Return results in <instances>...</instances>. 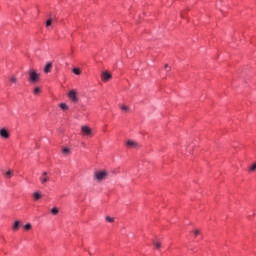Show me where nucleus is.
I'll use <instances>...</instances> for the list:
<instances>
[{
	"label": "nucleus",
	"mask_w": 256,
	"mask_h": 256,
	"mask_svg": "<svg viewBox=\"0 0 256 256\" xmlns=\"http://www.w3.org/2000/svg\"><path fill=\"white\" fill-rule=\"evenodd\" d=\"M28 81H30V83H37L39 82V77H41V74L37 73V70L35 69H30L28 71Z\"/></svg>",
	"instance_id": "nucleus-1"
},
{
	"label": "nucleus",
	"mask_w": 256,
	"mask_h": 256,
	"mask_svg": "<svg viewBox=\"0 0 256 256\" xmlns=\"http://www.w3.org/2000/svg\"><path fill=\"white\" fill-rule=\"evenodd\" d=\"M109 177V173H107V170L97 171L94 173V179L101 183V181H105Z\"/></svg>",
	"instance_id": "nucleus-2"
},
{
	"label": "nucleus",
	"mask_w": 256,
	"mask_h": 256,
	"mask_svg": "<svg viewBox=\"0 0 256 256\" xmlns=\"http://www.w3.org/2000/svg\"><path fill=\"white\" fill-rule=\"evenodd\" d=\"M81 133L83 137H93V130L89 126H82Z\"/></svg>",
	"instance_id": "nucleus-3"
},
{
	"label": "nucleus",
	"mask_w": 256,
	"mask_h": 256,
	"mask_svg": "<svg viewBox=\"0 0 256 256\" xmlns=\"http://www.w3.org/2000/svg\"><path fill=\"white\" fill-rule=\"evenodd\" d=\"M68 97L72 103H78L79 98H77V92L75 90H70L68 93Z\"/></svg>",
	"instance_id": "nucleus-4"
},
{
	"label": "nucleus",
	"mask_w": 256,
	"mask_h": 256,
	"mask_svg": "<svg viewBox=\"0 0 256 256\" xmlns=\"http://www.w3.org/2000/svg\"><path fill=\"white\" fill-rule=\"evenodd\" d=\"M101 79L104 81V83H107V81H110V79H113V75L109 73L108 71H103L101 73Z\"/></svg>",
	"instance_id": "nucleus-5"
},
{
	"label": "nucleus",
	"mask_w": 256,
	"mask_h": 256,
	"mask_svg": "<svg viewBox=\"0 0 256 256\" xmlns=\"http://www.w3.org/2000/svg\"><path fill=\"white\" fill-rule=\"evenodd\" d=\"M127 147H129V149H139V147H141V145L133 140H128L126 142Z\"/></svg>",
	"instance_id": "nucleus-6"
},
{
	"label": "nucleus",
	"mask_w": 256,
	"mask_h": 256,
	"mask_svg": "<svg viewBox=\"0 0 256 256\" xmlns=\"http://www.w3.org/2000/svg\"><path fill=\"white\" fill-rule=\"evenodd\" d=\"M0 137H2V139H9V137H11V134L9 133L8 129L2 128L0 129Z\"/></svg>",
	"instance_id": "nucleus-7"
},
{
	"label": "nucleus",
	"mask_w": 256,
	"mask_h": 256,
	"mask_svg": "<svg viewBox=\"0 0 256 256\" xmlns=\"http://www.w3.org/2000/svg\"><path fill=\"white\" fill-rule=\"evenodd\" d=\"M49 177L47 176V172H43L40 176V182L42 185H45V183H48Z\"/></svg>",
	"instance_id": "nucleus-8"
},
{
	"label": "nucleus",
	"mask_w": 256,
	"mask_h": 256,
	"mask_svg": "<svg viewBox=\"0 0 256 256\" xmlns=\"http://www.w3.org/2000/svg\"><path fill=\"white\" fill-rule=\"evenodd\" d=\"M51 69H53V62H48L44 67V73H51Z\"/></svg>",
	"instance_id": "nucleus-9"
},
{
	"label": "nucleus",
	"mask_w": 256,
	"mask_h": 256,
	"mask_svg": "<svg viewBox=\"0 0 256 256\" xmlns=\"http://www.w3.org/2000/svg\"><path fill=\"white\" fill-rule=\"evenodd\" d=\"M43 198V194L41 193V191H36L33 193V199L34 201H39V199Z\"/></svg>",
	"instance_id": "nucleus-10"
},
{
	"label": "nucleus",
	"mask_w": 256,
	"mask_h": 256,
	"mask_svg": "<svg viewBox=\"0 0 256 256\" xmlns=\"http://www.w3.org/2000/svg\"><path fill=\"white\" fill-rule=\"evenodd\" d=\"M20 227H21V221L17 220L14 222L12 229H13V231H19Z\"/></svg>",
	"instance_id": "nucleus-11"
},
{
	"label": "nucleus",
	"mask_w": 256,
	"mask_h": 256,
	"mask_svg": "<svg viewBox=\"0 0 256 256\" xmlns=\"http://www.w3.org/2000/svg\"><path fill=\"white\" fill-rule=\"evenodd\" d=\"M105 221H107V223H115V218L111 216H106Z\"/></svg>",
	"instance_id": "nucleus-12"
},
{
	"label": "nucleus",
	"mask_w": 256,
	"mask_h": 256,
	"mask_svg": "<svg viewBox=\"0 0 256 256\" xmlns=\"http://www.w3.org/2000/svg\"><path fill=\"white\" fill-rule=\"evenodd\" d=\"M51 214L52 215H59V208L57 207H54L51 209Z\"/></svg>",
	"instance_id": "nucleus-13"
},
{
	"label": "nucleus",
	"mask_w": 256,
	"mask_h": 256,
	"mask_svg": "<svg viewBox=\"0 0 256 256\" xmlns=\"http://www.w3.org/2000/svg\"><path fill=\"white\" fill-rule=\"evenodd\" d=\"M60 108L62 109V111H67V109H69V106L66 103H61Z\"/></svg>",
	"instance_id": "nucleus-14"
},
{
	"label": "nucleus",
	"mask_w": 256,
	"mask_h": 256,
	"mask_svg": "<svg viewBox=\"0 0 256 256\" xmlns=\"http://www.w3.org/2000/svg\"><path fill=\"white\" fill-rule=\"evenodd\" d=\"M5 175H6L7 179H11L13 177V171L8 170Z\"/></svg>",
	"instance_id": "nucleus-15"
},
{
	"label": "nucleus",
	"mask_w": 256,
	"mask_h": 256,
	"mask_svg": "<svg viewBox=\"0 0 256 256\" xmlns=\"http://www.w3.org/2000/svg\"><path fill=\"white\" fill-rule=\"evenodd\" d=\"M120 109H121L122 111H125L126 113H129V108H128L127 105H121V106H120Z\"/></svg>",
	"instance_id": "nucleus-16"
},
{
	"label": "nucleus",
	"mask_w": 256,
	"mask_h": 256,
	"mask_svg": "<svg viewBox=\"0 0 256 256\" xmlns=\"http://www.w3.org/2000/svg\"><path fill=\"white\" fill-rule=\"evenodd\" d=\"M9 81L12 82V83H17V76L12 75V76L9 78Z\"/></svg>",
	"instance_id": "nucleus-17"
},
{
	"label": "nucleus",
	"mask_w": 256,
	"mask_h": 256,
	"mask_svg": "<svg viewBox=\"0 0 256 256\" xmlns=\"http://www.w3.org/2000/svg\"><path fill=\"white\" fill-rule=\"evenodd\" d=\"M250 173H255L256 171V163L249 167Z\"/></svg>",
	"instance_id": "nucleus-18"
},
{
	"label": "nucleus",
	"mask_w": 256,
	"mask_h": 256,
	"mask_svg": "<svg viewBox=\"0 0 256 256\" xmlns=\"http://www.w3.org/2000/svg\"><path fill=\"white\" fill-rule=\"evenodd\" d=\"M72 71L75 75H81V69L79 68H74Z\"/></svg>",
	"instance_id": "nucleus-19"
},
{
	"label": "nucleus",
	"mask_w": 256,
	"mask_h": 256,
	"mask_svg": "<svg viewBox=\"0 0 256 256\" xmlns=\"http://www.w3.org/2000/svg\"><path fill=\"white\" fill-rule=\"evenodd\" d=\"M51 25H53V20L51 18H49L47 21H46V27H51Z\"/></svg>",
	"instance_id": "nucleus-20"
},
{
	"label": "nucleus",
	"mask_w": 256,
	"mask_h": 256,
	"mask_svg": "<svg viewBox=\"0 0 256 256\" xmlns=\"http://www.w3.org/2000/svg\"><path fill=\"white\" fill-rule=\"evenodd\" d=\"M41 93V87H36L34 89V95H39Z\"/></svg>",
	"instance_id": "nucleus-21"
},
{
	"label": "nucleus",
	"mask_w": 256,
	"mask_h": 256,
	"mask_svg": "<svg viewBox=\"0 0 256 256\" xmlns=\"http://www.w3.org/2000/svg\"><path fill=\"white\" fill-rule=\"evenodd\" d=\"M31 223H27L25 226H24V229L26 230V231H29V230H31Z\"/></svg>",
	"instance_id": "nucleus-22"
},
{
	"label": "nucleus",
	"mask_w": 256,
	"mask_h": 256,
	"mask_svg": "<svg viewBox=\"0 0 256 256\" xmlns=\"http://www.w3.org/2000/svg\"><path fill=\"white\" fill-rule=\"evenodd\" d=\"M165 70L167 71V73H169V71H171V66H169V64H165Z\"/></svg>",
	"instance_id": "nucleus-23"
},
{
	"label": "nucleus",
	"mask_w": 256,
	"mask_h": 256,
	"mask_svg": "<svg viewBox=\"0 0 256 256\" xmlns=\"http://www.w3.org/2000/svg\"><path fill=\"white\" fill-rule=\"evenodd\" d=\"M154 246L156 247V249H161V243L159 242H154Z\"/></svg>",
	"instance_id": "nucleus-24"
},
{
	"label": "nucleus",
	"mask_w": 256,
	"mask_h": 256,
	"mask_svg": "<svg viewBox=\"0 0 256 256\" xmlns=\"http://www.w3.org/2000/svg\"><path fill=\"white\" fill-rule=\"evenodd\" d=\"M62 153H64V155H69V149L68 148H64L62 150Z\"/></svg>",
	"instance_id": "nucleus-25"
},
{
	"label": "nucleus",
	"mask_w": 256,
	"mask_h": 256,
	"mask_svg": "<svg viewBox=\"0 0 256 256\" xmlns=\"http://www.w3.org/2000/svg\"><path fill=\"white\" fill-rule=\"evenodd\" d=\"M194 235H195V237H197V235H201V231L195 230V231H194Z\"/></svg>",
	"instance_id": "nucleus-26"
},
{
	"label": "nucleus",
	"mask_w": 256,
	"mask_h": 256,
	"mask_svg": "<svg viewBox=\"0 0 256 256\" xmlns=\"http://www.w3.org/2000/svg\"><path fill=\"white\" fill-rule=\"evenodd\" d=\"M181 17H182V19L185 18V12H182V13H181Z\"/></svg>",
	"instance_id": "nucleus-27"
}]
</instances>
